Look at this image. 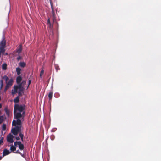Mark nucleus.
<instances>
[{"label":"nucleus","instance_id":"obj_1","mask_svg":"<svg viewBox=\"0 0 161 161\" xmlns=\"http://www.w3.org/2000/svg\"><path fill=\"white\" fill-rule=\"evenodd\" d=\"M26 108V106L25 104L19 105L15 104L14 109V115L17 114L18 113H20L22 115V119H24V116L25 114V110Z\"/></svg>","mask_w":161,"mask_h":161},{"label":"nucleus","instance_id":"obj_2","mask_svg":"<svg viewBox=\"0 0 161 161\" xmlns=\"http://www.w3.org/2000/svg\"><path fill=\"white\" fill-rule=\"evenodd\" d=\"M22 115L20 113H18L14 115V119H17L16 121L15 120H13L12 121V125L14 126H16V125H18L19 126H21V121L20 119V118H22V119H22Z\"/></svg>","mask_w":161,"mask_h":161},{"label":"nucleus","instance_id":"obj_3","mask_svg":"<svg viewBox=\"0 0 161 161\" xmlns=\"http://www.w3.org/2000/svg\"><path fill=\"white\" fill-rule=\"evenodd\" d=\"M16 127L12 128L11 130V132L14 135H17L18 133L21 132V126H15Z\"/></svg>","mask_w":161,"mask_h":161},{"label":"nucleus","instance_id":"obj_4","mask_svg":"<svg viewBox=\"0 0 161 161\" xmlns=\"http://www.w3.org/2000/svg\"><path fill=\"white\" fill-rule=\"evenodd\" d=\"M15 146H18V147L20 150H22L24 148V146L20 141H16L14 142Z\"/></svg>","mask_w":161,"mask_h":161},{"label":"nucleus","instance_id":"obj_5","mask_svg":"<svg viewBox=\"0 0 161 161\" xmlns=\"http://www.w3.org/2000/svg\"><path fill=\"white\" fill-rule=\"evenodd\" d=\"M0 47H6V41L5 39V36L3 35L2 40L0 42Z\"/></svg>","mask_w":161,"mask_h":161},{"label":"nucleus","instance_id":"obj_6","mask_svg":"<svg viewBox=\"0 0 161 161\" xmlns=\"http://www.w3.org/2000/svg\"><path fill=\"white\" fill-rule=\"evenodd\" d=\"M14 136L11 134H9L7 136V141L10 143H12L13 142Z\"/></svg>","mask_w":161,"mask_h":161},{"label":"nucleus","instance_id":"obj_7","mask_svg":"<svg viewBox=\"0 0 161 161\" xmlns=\"http://www.w3.org/2000/svg\"><path fill=\"white\" fill-rule=\"evenodd\" d=\"M22 46L21 45H20L17 48L16 50L14 52V53H16L18 54H19L21 53L22 49Z\"/></svg>","mask_w":161,"mask_h":161},{"label":"nucleus","instance_id":"obj_8","mask_svg":"<svg viewBox=\"0 0 161 161\" xmlns=\"http://www.w3.org/2000/svg\"><path fill=\"white\" fill-rule=\"evenodd\" d=\"M17 83L18 84H19L21 83V84L19 85L18 86V87L19 89H21L22 87L24 89V88H23L24 87V85L26 83V81H22V82L21 83V81H16Z\"/></svg>","mask_w":161,"mask_h":161},{"label":"nucleus","instance_id":"obj_9","mask_svg":"<svg viewBox=\"0 0 161 161\" xmlns=\"http://www.w3.org/2000/svg\"><path fill=\"white\" fill-rule=\"evenodd\" d=\"M11 152L9 150H7V149H4L3 152V157L4 156L8 155Z\"/></svg>","mask_w":161,"mask_h":161},{"label":"nucleus","instance_id":"obj_10","mask_svg":"<svg viewBox=\"0 0 161 161\" xmlns=\"http://www.w3.org/2000/svg\"><path fill=\"white\" fill-rule=\"evenodd\" d=\"M13 81H8V82L7 83L6 82V85L5 87V89H8L10 86H11L13 84Z\"/></svg>","mask_w":161,"mask_h":161},{"label":"nucleus","instance_id":"obj_11","mask_svg":"<svg viewBox=\"0 0 161 161\" xmlns=\"http://www.w3.org/2000/svg\"><path fill=\"white\" fill-rule=\"evenodd\" d=\"M6 47H0V54H3L5 51V48Z\"/></svg>","mask_w":161,"mask_h":161},{"label":"nucleus","instance_id":"obj_12","mask_svg":"<svg viewBox=\"0 0 161 161\" xmlns=\"http://www.w3.org/2000/svg\"><path fill=\"white\" fill-rule=\"evenodd\" d=\"M4 111L6 113V115L8 117H9L10 116V110L8 109L6 107L4 109Z\"/></svg>","mask_w":161,"mask_h":161},{"label":"nucleus","instance_id":"obj_13","mask_svg":"<svg viewBox=\"0 0 161 161\" xmlns=\"http://www.w3.org/2000/svg\"><path fill=\"white\" fill-rule=\"evenodd\" d=\"M52 14L53 22H54L56 19V16L54 10L52 11Z\"/></svg>","mask_w":161,"mask_h":161},{"label":"nucleus","instance_id":"obj_14","mask_svg":"<svg viewBox=\"0 0 161 161\" xmlns=\"http://www.w3.org/2000/svg\"><path fill=\"white\" fill-rule=\"evenodd\" d=\"M16 146H13V145H10V150L11 152H14V151L16 150Z\"/></svg>","mask_w":161,"mask_h":161},{"label":"nucleus","instance_id":"obj_15","mask_svg":"<svg viewBox=\"0 0 161 161\" xmlns=\"http://www.w3.org/2000/svg\"><path fill=\"white\" fill-rule=\"evenodd\" d=\"M19 89L17 86H14V91L13 92V90L12 91V94H14L16 93L17 92V90Z\"/></svg>","mask_w":161,"mask_h":161},{"label":"nucleus","instance_id":"obj_16","mask_svg":"<svg viewBox=\"0 0 161 161\" xmlns=\"http://www.w3.org/2000/svg\"><path fill=\"white\" fill-rule=\"evenodd\" d=\"M21 69L19 67L17 68H16V71L17 73V74L18 75H19L21 74Z\"/></svg>","mask_w":161,"mask_h":161},{"label":"nucleus","instance_id":"obj_17","mask_svg":"<svg viewBox=\"0 0 161 161\" xmlns=\"http://www.w3.org/2000/svg\"><path fill=\"white\" fill-rule=\"evenodd\" d=\"M26 63L24 62H20L19 63V65L22 68H24L26 66Z\"/></svg>","mask_w":161,"mask_h":161},{"label":"nucleus","instance_id":"obj_18","mask_svg":"<svg viewBox=\"0 0 161 161\" xmlns=\"http://www.w3.org/2000/svg\"><path fill=\"white\" fill-rule=\"evenodd\" d=\"M7 68V64L6 63H4L2 64V69L3 70H6Z\"/></svg>","mask_w":161,"mask_h":161},{"label":"nucleus","instance_id":"obj_19","mask_svg":"<svg viewBox=\"0 0 161 161\" xmlns=\"http://www.w3.org/2000/svg\"><path fill=\"white\" fill-rule=\"evenodd\" d=\"M52 96H53V92H52V91H51L49 92V93L48 94V97L49 100H50L52 99Z\"/></svg>","mask_w":161,"mask_h":161},{"label":"nucleus","instance_id":"obj_20","mask_svg":"<svg viewBox=\"0 0 161 161\" xmlns=\"http://www.w3.org/2000/svg\"><path fill=\"white\" fill-rule=\"evenodd\" d=\"M49 1H50V4L51 5L52 11L54 10V6L53 4L52 1V0H49Z\"/></svg>","mask_w":161,"mask_h":161},{"label":"nucleus","instance_id":"obj_21","mask_svg":"<svg viewBox=\"0 0 161 161\" xmlns=\"http://www.w3.org/2000/svg\"><path fill=\"white\" fill-rule=\"evenodd\" d=\"M14 101L15 103H18L19 101V96H17L16 97L14 100Z\"/></svg>","mask_w":161,"mask_h":161},{"label":"nucleus","instance_id":"obj_22","mask_svg":"<svg viewBox=\"0 0 161 161\" xmlns=\"http://www.w3.org/2000/svg\"><path fill=\"white\" fill-rule=\"evenodd\" d=\"M19 136L21 138V140L22 141H23V137H24V135L22 134L20 132L19 134Z\"/></svg>","mask_w":161,"mask_h":161},{"label":"nucleus","instance_id":"obj_23","mask_svg":"<svg viewBox=\"0 0 161 161\" xmlns=\"http://www.w3.org/2000/svg\"><path fill=\"white\" fill-rule=\"evenodd\" d=\"M6 124H3L2 127V130L3 131H5L6 129Z\"/></svg>","mask_w":161,"mask_h":161},{"label":"nucleus","instance_id":"obj_24","mask_svg":"<svg viewBox=\"0 0 161 161\" xmlns=\"http://www.w3.org/2000/svg\"><path fill=\"white\" fill-rule=\"evenodd\" d=\"M4 120V118L3 116H0V124H1Z\"/></svg>","mask_w":161,"mask_h":161},{"label":"nucleus","instance_id":"obj_25","mask_svg":"<svg viewBox=\"0 0 161 161\" xmlns=\"http://www.w3.org/2000/svg\"><path fill=\"white\" fill-rule=\"evenodd\" d=\"M44 71L43 69H42L40 72V77H42V75L44 74Z\"/></svg>","mask_w":161,"mask_h":161},{"label":"nucleus","instance_id":"obj_26","mask_svg":"<svg viewBox=\"0 0 161 161\" xmlns=\"http://www.w3.org/2000/svg\"><path fill=\"white\" fill-rule=\"evenodd\" d=\"M3 79L5 80H8L9 78L7 76L4 75L3 77Z\"/></svg>","mask_w":161,"mask_h":161},{"label":"nucleus","instance_id":"obj_27","mask_svg":"<svg viewBox=\"0 0 161 161\" xmlns=\"http://www.w3.org/2000/svg\"><path fill=\"white\" fill-rule=\"evenodd\" d=\"M47 22V24H48L49 25L50 27H53V25H51L49 18H48V19Z\"/></svg>","mask_w":161,"mask_h":161},{"label":"nucleus","instance_id":"obj_28","mask_svg":"<svg viewBox=\"0 0 161 161\" xmlns=\"http://www.w3.org/2000/svg\"><path fill=\"white\" fill-rule=\"evenodd\" d=\"M31 81H28V86H24V89H25V88H26V89H27L28 88L29 85H30V84L31 83Z\"/></svg>","mask_w":161,"mask_h":161},{"label":"nucleus","instance_id":"obj_29","mask_svg":"<svg viewBox=\"0 0 161 161\" xmlns=\"http://www.w3.org/2000/svg\"><path fill=\"white\" fill-rule=\"evenodd\" d=\"M22 79V77L20 76H19L17 77L16 80H21Z\"/></svg>","mask_w":161,"mask_h":161},{"label":"nucleus","instance_id":"obj_30","mask_svg":"<svg viewBox=\"0 0 161 161\" xmlns=\"http://www.w3.org/2000/svg\"><path fill=\"white\" fill-rule=\"evenodd\" d=\"M3 137H2L0 138V145L3 142Z\"/></svg>","mask_w":161,"mask_h":161},{"label":"nucleus","instance_id":"obj_31","mask_svg":"<svg viewBox=\"0 0 161 161\" xmlns=\"http://www.w3.org/2000/svg\"><path fill=\"white\" fill-rule=\"evenodd\" d=\"M0 84L1 85L0 89H1L3 87V81H0Z\"/></svg>","mask_w":161,"mask_h":161},{"label":"nucleus","instance_id":"obj_32","mask_svg":"<svg viewBox=\"0 0 161 161\" xmlns=\"http://www.w3.org/2000/svg\"><path fill=\"white\" fill-rule=\"evenodd\" d=\"M22 58V57L21 56H19L17 58V61H19V60L21 59Z\"/></svg>","mask_w":161,"mask_h":161},{"label":"nucleus","instance_id":"obj_33","mask_svg":"<svg viewBox=\"0 0 161 161\" xmlns=\"http://www.w3.org/2000/svg\"><path fill=\"white\" fill-rule=\"evenodd\" d=\"M14 153H16L21 154V153L19 152V150L16 151L15 152H14Z\"/></svg>","mask_w":161,"mask_h":161},{"label":"nucleus","instance_id":"obj_34","mask_svg":"<svg viewBox=\"0 0 161 161\" xmlns=\"http://www.w3.org/2000/svg\"><path fill=\"white\" fill-rule=\"evenodd\" d=\"M55 68L57 70H58L60 69L59 66L57 65L55 66Z\"/></svg>","mask_w":161,"mask_h":161},{"label":"nucleus","instance_id":"obj_35","mask_svg":"<svg viewBox=\"0 0 161 161\" xmlns=\"http://www.w3.org/2000/svg\"><path fill=\"white\" fill-rule=\"evenodd\" d=\"M20 154L21 155V156L23 157L24 158H25V156L24 154H22L21 153V154Z\"/></svg>","mask_w":161,"mask_h":161},{"label":"nucleus","instance_id":"obj_36","mask_svg":"<svg viewBox=\"0 0 161 161\" xmlns=\"http://www.w3.org/2000/svg\"><path fill=\"white\" fill-rule=\"evenodd\" d=\"M15 138L17 140H20V138L19 136H16L15 137Z\"/></svg>","mask_w":161,"mask_h":161},{"label":"nucleus","instance_id":"obj_37","mask_svg":"<svg viewBox=\"0 0 161 161\" xmlns=\"http://www.w3.org/2000/svg\"><path fill=\"white\" fill-rule=\"evenodd\" d=\"M2 157L1 156L0 157V160H1L2 159Z\"/></svg>","mask_w":161,"mask_h":161},{"label":"nucleus","instance_id":"obj_38","mask_svg":"<svg viewBox=\"0 0 161 161\" xmlns=\"http://www.w3.org/2000/svg\"><path fill=\"white\" fill-rule=\"evenodd\" d=\"M2 107V106L1 104H0V108H1Z\"/></svg>","mask_w":161,"mask_h":161},{"label":"nucleus","instance_id":"obj_39","mask_svg":"<svg viewBox=\"0 0 161 161\" xmlns=\"http://www.w3.org/2000/svg\"><path fill=\"white\" fill-rule=\"evenodd\" d=\"M9 80L11 81V80H13L12 79H10V80Z\"/></svg>","mask_w":161,"mask_h":161},{"label":"nucleus","instance_id":"obj_40","mask_svg":"<svg viewBox=\"0 0 161 161\" xmlns=\"http://www.w3.org/2000/svg\"><path fill=\"white\" fill-rule=\"evenodd\" d=\"M5 54H6V55H7L8 53H5Z\"/></svg>","mask_w":161,"mask_h":161}]
</instances>
